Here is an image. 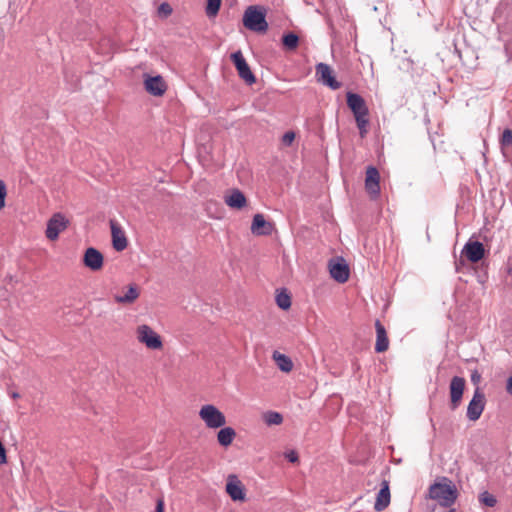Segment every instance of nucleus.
<instances>
[{
	"instance_id": "1",
	"label": "nucleus",
	"mask_w": 512,
	"mask_h": 512,
	"mask_svg": "<svg viewBox=\"0 0 512 512\" xmlns=\"http://www.w3.org/2000/svg\"><path fill=\"white\" fill-rule=\"evenodd\" d=\"M347 105L352 111L357 127L359 129L360 136L364 138L368 132V108L365 100L362 96L357 93L347 92L346 94Z\"/></svg>"
},
{
	"instance_id": "2",
	"label": "nucleus",
	"mask_w": 512,
	"mask_h": 512,
	"mask_svg": "<svg viewBox=\"0 0 512 512\" xmlns=\"http://www.w3.org/2000/svg\"><path fill=\"white\" fill-rule=\"evenodd\" d=\"M243 24L251 31L265 33L268 29L265 10L259 6H249L244 12Z\"/></svg>"
},
{
	"instance_id": "3",
	"label": "nucleus",
	"mask_w": 512,
	"mask_h": 512,
	"mask_svg": "<svg viewBox=\"0 0 512 512\" xmlns=\"http://www.w3.org/2000/svg\"><path fill=\"white\" fill-rule=\"evenodd\" d=\"M429 496L440 505L449 507L457 498V490L450 482L434 483L429 489Z\"/></svg>"
},
{
	"instance_id": "4",
	"label": "nucleus",
	"mask_w": 512,
	"mask_h": 512,
	"mask_svg": "<svg viewBox=\"0 0 512 512\" xmlns=\"http://www.w3.org/2000/svg\"><path fill=\"white\" fill-rule=\"evenodd\" d=\"M200 419L210 429L221 428L226 424L225 415L214 405H203L199 411Z\"/></svg>"
},
{
	"instance_id": "5",
	"label": "nucleus",
	"mask_w": 512,
	"mask_h": 512,
	"mask_svg": "<svg viewBox=\"0 0 512 512\" xmlns=\"http://www.w3.org/2000/svg\"><path fill=\"white\" fill-rule=\"evenodd\" d=\"M137 340L148 349L159 350L163 347L161 337L148 325L142 324L136 330Z\"/></svg>"
},
{
	"instance_id": "6",
	"label": "nucleus",
	"mask_w": 512,
	"mask_h": 512,
	"mask_svg": "<svg viewBox=\"0 0 512 512\" xmlns=\"http://www.w3.org/2000/svg\"><path fill=\"white\" fill-rule=\"evenodd\" d=\"M380 173L374 166H368L365 176V191L370 199L375 200L380 196Z\"/></svg>"
},
{
	"instance_id": "7",
	"label": "nucleus",
	"mask_w": 512,
	"mask_h": 512,
	"mask_svg": "<svg viewBox=\"0 0 512 512\" xmlns=\"http://www.w3.org/2000/svg\"><path fill=\"white\" fill-rule=\"evenodd\" d=\"M231 60L233 61L239 77L244 80L247 84L252 85L256 82V78L252 73L249 65L241 51H236L231 54Z\"/></svg>"
},
{
	"instance_id": "8",
	"label": "nucleus",
	"mask_w": 512,
	"mask_h": 512,
	"mask_svg": "<svg viewBox=\"0 0 512 512\" xmlns=\"http://www.w3.org/2000/svg\"><path fill=\"white\" fill-rule=\"evenodd\" d=\"M317 80L332 90L341 87V83L336 80L332 68L326 63H318L315 67Z\"/></svg>"
},
{
	"instance_id": "9",
	"label": "nucleus",
	"mask_w": 512,
	"mask_h": 512,
	"mask_svg": "<svg viewBox=\"0 0 512 512\" xmlns=\"http://www.w3.org/2000/svg\"><path fill=\"white\" fill-rule=\"evenodd\" d=\"M68 220L61 213H55L47 223L46 237L54 241L58 238L59 234L64 231L68 226Z\"/></svg>"
},
{
	"instance_id": "10",
	"label": "nucleus",
	"mask_w": 512,
	"mask_h": 512,
	"mask_svg": "<svg viewBox=\"0 0 512 512\" xmlns=\"http://www.w3.org/2000/svg\"><path fill=\"white\" fill-rule=\"evenodd\" d=\"M485 408V395L477 388L474 395L467 407V417L471 421H476L480 418Z\"/></svg>"
},
{
	"instance_id": "11",
	"label": "nucleus",
	"mask_w": 512,
	"mask_h": 512,
	"mask_svg": "<svg viewBox=\"0 0 512 512\" xmlns=\"http://www.w3.org/2000/svg\"><path fill=\"white\" fill-rule=\"evenodd\" d=\"M331 277L339 283H344L349 278V267L343 258H337L329 262Z\"/></svg>"
},
{
	"instance_id": "12",
	"label": "nucleus",
	"mask_w": 512,
	"mask_h": 512,
	"mask_svg": "<svg viewBox=\"0 0 512 512\" xmlns=\"http://www.w3.org/2000/svg\"><path fill=\"white\" fill-rule=\"evenodd\" d=\"M226 492L233 501L245 500L246 494L244 486L239 478L234 474L229 475L227 478Z\"/></svg>"
},
{
	"instance_id": "13",
	"label": "nucleus",
	"mask_w": 512,
	"mask_h": 512,
	"mask_svg": "<svg viewBox=\"0 0 512 512\" xmlns=\"http://www.w3.org/2000/svg\"><path fill=\"white\" fill-rule=\"evenodd\" d=\"M144 87L149 94L156 97L164 95L167 90V84L160 75L146 76L144 80Z\"/></svg>"
},
{
	"instance_id": "14",
	"label": "nucleus",
	"mask_w": 512,
	"mask_h": 512,
	"mask_svg": "<svg viewBox=\"0 0 512 512\" xmlns=\"http://www.w3.org/2000/svg\"><path fill=\"white\" fill-rule=\"evenodd\" d=\"M465 379L459 376H454L451 379L449 391L452 408L455 409L459 406L462 400L463 392L465 389Z\"/></svg>"
},
{
	"instance_id": "15",
	"label": "nucleus",
	"mask_w": 512,
	"mask_h": 512,
	"mask_svg": "<svg viewBox=\"0 0 512 512\" xmlns=\"http://www.w3.org/2000/svg\"><path fill=\"white\" fill-rule=\"evenodd\" d=\"M83 263L90 270L98 271L103 267L104 258L99 250L89 247L85 250Z\"/></svg>"
},
{
	"instance_id": "16",
	"label": "nucleus",
	"mask_w": 512,
	"mask_h": 512,
	"mask_svg": "<svg viewBox=\"0 0 512 512\" xmlns=\"http://www.w3.org/2000/svg\"><path fill=\"white\" fill-rule=\"evenodd\" d=\"M110 228L113 248L119 252L123 251L124 249H126L128 245L125 232L123 231L121 226L114 220H110Z\"/></svg>"
},
{
	"instance_id": "17",
	"label": "nucleus",
	"mask_w": 512,
	"mask_h": 512,
	"mask_svg": "<svg viewBox=\"0 0 512 512\" xmlns=\"http://www.w3.org/2000/svg\"><path fill=\"white\" fill-rule=\"evenodd\" d=\"M462 253L472 263L479 262L485 254L484 246L481 242H467L463 248Z\"/></svg>"
},
{
	"instance_id": "18",
	"label": "nucleus",
	"mask_w": 512,
	"mask_h": 512,
	"mask_svg": "<svg viewBox=\"0 0 512 512\" xmlns=\"http://www.w3.org/2000/svg\"><path fill=\"white\" fill-rule=\"evenodd\" d=\"M273 230V225L266 221L264 216L260 213L255 214L251 224V232L254 235H270Z\"/></svg>"
},
{
	"instance_id": "19",
	"label": "nucleus",
	"mask_w": 512,
	"mask_h": 512,
	"mask_svg": "<svg viewBox=\"0 0 512 512\" xmlns=\"http://www.w3.org/2000/svg\"><path fill=\"white\" fill-rule=\"evenodd\" d=\"M225 203L233 209H242L246 206L245 195L239 189H233L229 195L225 196Z\"/></svg>"
},
{
	"instance_id": "20",
	"label": "nucleus",
	"mask_w": 512,
	"mask_h": 512,
	"mask_svg": "<svg viewBox=\"0 0 512 512\" xmlns=\"http://www.w3.org/2000/svg\"><path fill=\"white\" fill-rule=\"evenodd\" d=\"M139 295L138 287L135 284H131L125 294L115 296V301L120 304H132Z\"/></svg>"
},
{
	"instance_id": "21",
	"label": "nucleus",
	"mask_w": 512,
	"mask_h": 512,
	"mask_svg": "<svg viewBox=\"0 0 512 512\" xmlns=\"http://www.w3.org/2000/svg\"><path fill=\"white\" fill-rule=\"evenodd\" d=\"M236 432L232 427H223L217 433L218 443L223 447H228L232 444Z\"/></svg>"
},
{
	"instance_id": "22",
	"label": "nucleus",
	"mask_w": 512,
	"mask_h": 512,
	"mask_svg": "<svg viewBox=\"0 0 512 512\" xmlns=\"http://www.w3.org/2000/svg\"><path fill=\"white\" fill-rule=\"evenodd\" d=\"M272 358L281 371L290 372L293 369L292 360L285 354H282L278 351H274Z\"/></svg>"
},
{
	"instance_id": "23",
	"label": "nucleus",
	"mask_w": 512,
	"mask_h": 512,
	"mask_svg": "<svg viewBox=\"0 0 512 512\" xmlns=\"http://www.w3.org/2000/svg\"><path fill=\"white\" fill-rule=\"evenodd\" d=\"M282 43L287 50L293 51L298 47L299 37H298V35H296L295 33H292V32L285 34L282 37Z\"/></svg>"
},
{
	"instance_id": "24",
	"label": "nucleus",
	"mask_w": 512,
	"mask_h": 512,
	"mask_svg": "<svg viewBox=\"0 0 512 512\" xmlns=\"http://www.w3.org/2000/svg\"><path fill=\"white\" fill-rule=\"evenodd\" d=\"M263 420L268 426L280 425L283 422V416L275 411H267L263 414Z\"/></svg>"
},
{
	"instance_id": "25",
	"label": "nucleus",
	"mask_w": 512,
	"mask_h": 512,
	"mask_svg": "<svg viewBox=\"0 0 512 512\" xmlns=\"http://www.w3.org/2000/svg\"><path fill=\"white\" fill-rule=\"evenodd\" d=\"M375 326L377 331L375 349L377 352H384V326L382 325L380 320H376Z\"/></svg>"
},
{
	"instance_id": "26",
	"label": "nucleus",
	"mask_w": 512,
	"mask_h": 512,
	"mask_svg": "<svg viewBox=\"0 0 512 512\" xmlns=\"http://www.w3.org/2000/svg\"><path fill=\"white\" fill-rule=\"evenodd\" d=\"M276 303L279 308L287 310L291 306L290 295L285 291H281L276 295Z\"/></svg>"
},
{
	"instance_id": "27",
	"label": "nucleus",
	"mask_w": 512,
	"mask_h": 512,
	"mask_svg": "<svg viewBox=\"0 0 512 512\" xmlns=\"http://www.w3.org/2000/svg\"><path fill=\"white\" fill-rule=\"evenodd\" d=\"M221 6V0H207L206 14L211 17L215 16Z\"/></svg>"
},
{
	"instance_id": "28",
	"label": "nucleus",
	"mask_w": 512,
	"mask_h": 512,
	"mask_svg": "<svg viewBox=\"0 0 512 512\" xmlns=\"http://www.w3.org/2000/svg\"><path fill=\"white\" fill-rule=\"evenodd\" d=\"M379 486H380V488H379V491L377 493V498H376V502H375L374 508L377 511H383L384 510V480L381 481Z\"/></svg>"
},
{
	"instance_id": "29",
	"label": "nucleus",
	"mask_w": 512,
	"mask_h": 512,
	"mask_svg": "<svg viewBox=\"0 0 512 512\" xmlns=\"http://www.w3.org/2000/svg\"><path fill=\"white\" fill-rule=\"evenodd\" d=\"M479 500L483 505L488 507H494L497 502L496 498L487 491L480 494Z\"/></svg>"
},
{
	"instance_id": "30",
	"label": "nucleus",
	"mask_w": 512,
	"mask_h": 512,
	"mask_svg": "<svg viewBox=\"0 0 512 512\" xmlns=\"http://www.w3.org/2000/svg\"><path fill=\"white\" fill-rule=\"evenodd\" d=\"M501 144L502 146H510L512 144V131L510 129H505L501 136Z\"/></svg>"
},
{
	"instance_id": "31",
	"label": "nucleus",
	"mask_w": 512,
	"mask_h": 512,
	"mask_svg": "<svg viewBox=\"0 0 512 512\" xmlns=\"http://www.w3.org/2000/svg\"><path fill=\"white\" fill-rule=\"evenodd\" d=\"M294 139H295V133L292 131H288L282 136V143L285 146H290L292 144V142L294 141Z\"/></svg>"
},
{
	"instance_id": "32",
	"label": "nucleus",
	"mask_w": 512,
	"mask_h": 512,
	"mask_svg": "<svg viewBox=\"0 0 512 512\" xmlns=\"http://www.w3.org/2000/svg\"><path fill=\"white\" fill-rule=\"evenodd\" d=\"M7 191L6 186L2 180H0V210L5 206V197Z\"/></svg>"
},
{
	"instance_id": "33",
	"label": "nucleus",
	"mask_w": 512,
	"mask_h": 512,
	"mask_svg": "<svg viewBox=\"0 0 512 512\" xmlns=\"http://www.w3.org/2000/svg\"><path fill=\"white\" fill-rule=\"evenodd\" d=\"M158 11L160 14H163L164 16H168L172 13V8L168 3H162L159 6Z\"/></svg>"
},
{
	"instance_id": "34",
	"label": "nucleus",
	"mask_w": 512,
	"mask_h": 512,
	"mask_svg": "<svg viewBox=\"0 0 512 512\" xmlns=\"http://www.w3.org/2000/svg\"><path fill=\"white\" fill-rule=\"evenodd\" d=\"M285 457L287 458V460L291 463H296L298 462V454L296 451L294 450H290L288 452L285 453Z\"/></svg>"
},
{
	"instance_id": "35",
	"label": "nucleus",
	"mask_w": 512,
	"mask_h": 512,
	"mask_svg": "<svg viewBox=\"0 0 512 512\" xmlns=\"http://www.w3.org/2000/svg\"><path fill=\"white\" fill-rule=\"evenodd\" d=\"M7 462L6 450L0 441V464H5Z\"/></svg>"
},
{
	"instance_id": "36",
	"label": "nucleus",
	"mask_w": 512,
	"mask_h": 512,
	"mask_svg": "<svg viewBox=\"0 0 512 512\" xmlns=\"http://www.w3.org/2000/svg\"><path fill=\"white\" fill-rule=\"evenodd\" d=\"M480 379H481L480 374L477 371H474L471 375L472 382L476 384L480 381Z\"/></svg>"
},
{
	"instance_id": "37",
	"label": "nucleus",
	"mask_w": 512,
	"mask_h": 512,
	"mask_svg": "<svg viewBox=\"0 0 512 512\" xmlns=\"http://www.w3.org/2000/svg\"><path fill=\"white\" fill-rule=\"evenodd\" d=\"M506 390L509 394H512V376L507 380Z\"/></svg>"
},
{
	"instance_id": "38",
	"label": "nucleus",
	"mask_w": 512,
	"mask_h": 512,
	"mask_svg": "<svg viewBox=\"0 0 512 512\" xmlns=\"http://www.w3.org/2000/svg\"><path fill=\"white\" fill-rule=\"evenodd\" d=\"M385 499H386V506H388V504L390 502V494H389V489H388L387 485H386V496H385Z\"/></svg>"
},
{
	"instance_id": "39",
	"label": "nucleus",
	"mask_w": 512,
	"mask_h": 512,
	"mask_svg": "<svg viewBox=\"0 0 512 512\" xmlns=\"http://www.w3.org/2000/svg\"><path fill=\"white\" fill-rule=\"evenodd\" d=\"M156 511L157 512H162L163 511V503L162 502H158L157 507H156Z\"/></svg>"
},
{
	"instance_id": "40",
	"label": "nucleus",
	"mask_w": 512,
	"mask_h": 512,
	"mask_svg": "<svg viewBox=\"0 0 512 512\" xmlns=\"http://www.w3.org/2000/svg\"><path fill=\"white\" fill-rule=\"evenodd\" d=\"M11 396H12V398H14V399H16V398H19V397H20L19 393H17V392H13V393L11 394Z\"/></svg>"
},
{
	"instance_id": "41",
	"label": "nucleus",
	"mask_w": 512,
	"mask_h": 512,
	"mask_svg": "<svg viewBox=\"0 0 512 512\" xmlns=\"http://www.w3.org/2000/svg\"><path fill=\"white\" fill-rule=\"evenodd\" d=\"M449 512H455V510H454V509H451Z\"/></svg>"
}]
</instances>
